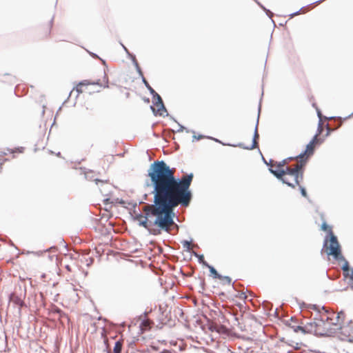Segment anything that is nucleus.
Segmentation results:
<instances>
[{
  "mask_svg": "<svg viewBox=\"0 0 353 353\" xmlns=\"http://www.w3.org/2000/svg\"><path fill=\"white\" fill-rule=\"evenodd\" d=\"M147 176L149 179L145 180L144 188H151L150 194H153L152 209L148 215L154 220L146 219L141 223L150 234L157 236L162 231L172 234V226L179 228L174 221V208L179 205L188 207L192 199L190 188L193 173L176 178L174 168L163 160H157L150 164Z\"/></svg>",
  "mask_w": 353,
  "mask_h": 353,
  "instance_id": "obj_1",
  "label": "nucleus"
},
{
  "mask_svg": "<svg viewBox=\"0 0 353 353\" xmlns=\"http://www.w3.org/2000/svg\"><path fill=\"white\" fill-rule=\"evenodd\" d=\"M303 161H305V160L301 159L300 164L296 165L293 168L286 167L285 169H282V170H274L271 166L270 168H268V170L270 172V173L274 174V176L277 179L282 181L283 183L288 185L289 187L294 188L295 185L294 183L288 181L287 180V179L285 177H284V176L286 174L292 176L294 177V183L296 185H299V183H300V181H299V174H301V179H303Z\"/></svg>",
  "mask_w": 353,
  "mask_h": 353,
  "instance_id": "obj_2",
  "label": "nucleus"
},
{
  "mask_svg": "<svg viewBox=\"0 0 353 353\" xmlns=\"http://www.w3.org/2000/svg\"><path fill=\"white\" fill-rule=\"evenodd\" d=\"M329 234L330 236V247L329 252H327V255H332L334 257V259L336 261H344V263L342 265L341 269L343 272L344 276L347 277L349 276V272L350 270L349 263L341 254V245L338 241L337 237L334 234L333 232H332L331 230H330Z\"/></svg>",
  "mask_w": 353,
  "mask_h": 353,
  "instance_id": "obj_3",
  "label": "nucleus"
},
{
  "mask_svg": "<svg viewBox=\"0 0 353 353\" xmlns=\"http://www.w3.org/2000/svg\"><path fill=\"white\" fill-rule=\"evenodd\" d=\"M134 208V216L133 219L134 221H139V225L145 228V226L142 225L141 222L144 221L146 219H148L150 221H152L154 220V218L148 217L149 216L148 214L150 212V211L152 209V203H144V206L142 208V212L139 210V212H137L136 208L137 206V203H134L132 205ZM150 216H151L150 215Z\"/></svg>",
  "mask_w": 353,
  "mask_h": 353,
  "instance_id": "obj_4",
  "label": "nucleus"
},
{
  "mask_svg": "<svg viewBox=\"0 0 353 353\" xmlns=\"http://www.w3.org/2000/svg\"><path fill=\"white\" fill-rule=\"evenodd\" d=\"M338 337L341 341L353 343V321H350L346 325L339 328Z\"/></svg>",
  "mask_w": 353,
  "mask_h": 353,
  "instance_id": "obj_5",
  "label": "nucleus"
},
{
  "mask_svg": "<svg viewBox=\"0 0 353 353\" xmlns=\"http://www.w3.org/2000/svg\"><path fill=\"white\" fill-rule=\"evenodd\" d=\"M260 112H261V103H259V113H258L257 120H256V125H255L252 145L250 146H246L244 145V143H239L236 145H233L234 147H239V148H243L245 150H253L258 147L257 140L259 139V134L258 132V125H259Z\"/></svg>",
  "mask_w": 353,
  "mask_h": 353,
  "instance_id": "obj_6",
  "label": "nucleus"
},
{
  "mask_svg": "<svg viewBox=\"0 0 353 353\" xmlns=\"http://www.w3.org/2000/svg\"><path fill=\"white\" fill-rule=\"evenodd\" d=\"M26 296V290L24 289V292L18 294L17 292H12L9 296V301L13 303L14 305L19 306L18 312L20 314L21 312V308L26 307V304L25 303L23 299Z\"/></svg>",
  "mask_w": 353,
  "mask_h": 353,
  "instance_id": "obj_7",
  "label": "nucleus"
},
{
  "mask_svg": "<svg viewBox=\"0 0 353 353\" xmlns=\"http://www.w3.org/2000/svg\"><path fill=\"white\" fill-rule=\"evenodd\" d=\"M119 294L123 297H130L133 294V285L128 281H121L118 287Z\"/></svg>",
  "mask_w": 353,
  "mask_h": 353,
  "instance_id": "obj_8",
  "label": "nucleus"
},
{
  "mask_svg": "<svg viewBox=\"0 0 353 353\" xmlns=\"http://www.w3.org/2000/svg\"><path fill=\"white\" fill-rule=\"evenodd\" d=\"M157 106L159 108L157 110H156L152 105L150 106V109L152 110L154 115L159 114L160 116L170 117V119L176 122L174 118L172 117V116H170V114L168 113L167 109L165 108L163 102Z\"/></svg>",
  "mask_w": 353,
  "mask_h": 353,
  "instance_id": "obj_9",
  "label": "nucleus"
},
{
  "mask_svg": "<svg viewBox=\"0 0 353 353\" xmlns=\"http://www.w3.org/2000/svg\"><path fill=\"white\" fill-rule=\"evenodd\" d=\"M83 173L85 175V178L88 181H95L96 184H98L99 183H101L102 184H105V182L103 180H100L97 178H94L93 176V172L92 170H87L85 168H80Z\"/></svg>",
  "mask_w": 353,
  "mask_h": 353,
  "instance_id": "obj_10",
  "label": "nucleus"
},
{
  "mask_svg": "<svg viewBox=\"0 0 353 353\" xmlns=\"http://www.w3.org/2000/svg\"><path fill=\"white\" fill-rule=\"evenodd\" d=\"M314 145L313 144L312 142H309L307 145H306V148H305V150L303 152H301V154H299L297 157H299L301 158V159H303V157L306 154L307 156H310V155H312L314 154Z\"/></svg>",
  "mask_w": 353,
  "mask_h": 353,
  "instance_id": "obj_11",
  "label": "nucleus"
},
{
  "mask_svg": "<svg viewBox=\"0 0 353 353\" xmlns=\"http://www.w3.org/2000/svg\"><path fill=\"white\" fill-rule=\"evenodd\" d=\"M321 230L323 231L328 232V234L326 236V237L324 240V242H323V248H325V247H327V243H328V241H330V236L329 234L330 230H331L332 232V228L326 223V222H323L321 224Z\"/></svg>",
  "mask_w": 353,
  "mask_h": 353,
  "instance_id": "obj_12",
  "label": "nucleus"
},
{
  "mask_svg": "<svg viewBox=\"0 0 353 353\" xmlns=\"http://www.w3.org/2000/svg\"><path fill=\"white\" fill-rule=\"evenodd\" d=\"M208 329L212 332L221 333L225 329L223 325H219L215 323L210 322L208 323Z\"/></svg>",
  "mask_w": 353,
  "mask_h": 353,
  "instance_id": "obj_13",
  "label": "nucleus"
},
{
  "mask_svg": "<svg viewBox=\"0 0 353 353\" xmlns=\"http://www.w3.org/2000/svg\"><path fill=\"white\" fill-rule=\"evenodd\" d=\"M322 310H324V312L325 314H327L325 317V319L323 317V316L321 315L320 314H317V316H320V321L324 322V321H327V322H330V321L332 320V316H330L331 314L332 315H334V312H332L331 314L329 312V311L324 307L323 306L321 307Z\"/></svg>",
  "mask_w": 353,
  "mask_h": 353,
  "instance_id": "obj_14",
  "label": "nucleus"
},
{
  "mask_svg": "<svg viewBox=\"0 0 353 353\" xmlns=\"http://www.w3.org/2000/svg\"><path fill=\"white\" fill-rule=\"evenodd\" d=\"M319 320L320 321V316L316 315L314 318V321H310V322L307 323L305 325H307V329L306 330H311L310 332H312L313 329L316 327L317 326H319V325H318V323L316 322V321H319Z\"/></svg>",
  "mask_w": 353,
  "mask_h": 353,
  "instance_id": "obj_15",
  "label": "nucleus"
},
{
  "mask_svg": "<svg viewBox=\"0 0 353 353\" xmlns=\"http://www.w3.org/2000/svg\"><path fill=\"white\" fill-rule=\"evenodd\" d=\"M206 268H208L209 269V271L210 272V275L214 279H221L222 275L220 274L219 273H218L216 270L212 265L208 264V266H206Z\"/></svg>",
  "mask_w": 353,
  "mask_h": 353,
  "instance_id": "obj_16",
  "label": "nucleus"
},
{
  "mask_svg": "<svg viewBox=\"0 0 353 353\" xmlns=\"http://www.w3.org/2000/svg\"><path fill=\"white\" fill-rule=\"evenodd\" d=\"M192 254L196 256L198 259V262L203 265V266L206 267L208 266V263L205 261L203 254H198L197 252L192 251Z\"/></svg>",
  "mask_w": 353,
  "mask_h": 353,
  "instance_id": "obj_17",
  "label": "nucleus"
},
{
  "mask_svg": "<svg viewBox=\"0 0 353 353\" xmlns=\"http://www.w3.org/2000/svg\"><path fill=\"white\" fill-rule=\"evenodd\" d=\"M153 99V104L154 105H159L160 103H163V100L161 97L154 90V93L150 94Z\"/></svg>",
  "mask_w": 353,
  "mask_h": 353,
  "instance_id": "obj_18",
  "label": "nucleus"
},
{
  "mask_svg": "<svg viewBox=\"0 0 353 353\" xmlns=\"http://www.w3.org/2000/svg\"><path fill=\"white\" fill-rule=\"evenodd\" d=\"M131 59H132V63L133 65H134L135 68H136V70L137 72V73L139 74V76L141 77L142 75H143V72L137 61V59L135 57V55L134 54H131Z\"/></svg>",
  "mask_w": 353,
  "mask_h": 353,
  "instance_id": "obj_19",
  "label": "nucleus"
},
{
  "mask_svg": "<svg viewBox=\"0 0 353 353\" xmlns=\"http://www.w3.org/2000/svg\"><path fill=\"white\" fill-rule=\"evenodd\" d=\"M123 341L118 340L115 342L114 346L113 348V353H121L123 348Z\"/></svg>",
  "mask_w": 353,
  "mask_h": 353,
  "instance_id": "obj_20",
  "label": "nucleus"
},
{
  "mask_svg": "<svg viewBox=\"0 0 353 353\" xmlns=\"http://www.w3.org/2000/svg\"><path fill=\"white\" fill-rule=\"evenodd\" d=\"M292 327L293 328L294 331L295 332H298L299 331H301L303 333H310L311 332V330H307V325H305V326H301V325H296V326H292Z\"/></svg>",
  "mask_w": 353,
  "mask_h": 353,
  "instance_id": "obj_21",
  "label": "nucleus"
},
{
  "mask_svg": "<svg viewBox=\"0 0 353 353\" xmlns=\"http://www.w3.org/2000/svg\"><path fill=\"white\" fill-rule=\"evenodd\" d=\"M141 78V80H142V82L145 85V86L146 87V88L148 90V91L150 92V94H152L153 92L154 93V90L150 86V85L149 84V83L148 82V81L145 79V78L144 77L143 75L141 76L140 77Z\"/></svg>",
  "mask_w": 353,
  "mask_h": 353,
  "instance_id": "obj_22",
  "label": "nucleus"
},
{
  "mask_svg": "<svg viewBox=\"0 0 353 353\" xmlns=\"http://www.w3.org/2000/svg\"><path fill=\"white\" fill-rule=\"evenodd\" d=\"M192 241V239H190V241L183 240V241H181V243H182L183 248H185V250L188 251V252H190L191 253H192V252H191L190 243H191Z\"/></svg>",
  "mask_w": 353,
  "mask_h": 353,
  "instance_id": "obj_23",
  "label": "nucleus"
},
{
  "mask_svg": "<svg viewBox=\"0 0 353 353\" xmlns=\"http://www.w3.org/2000/svg\"><path fill=\"white\" fill-rule=\"evenodd\" d=\"M292 159H293V157H288V159H283L281 161L276 162V168H277L276 170H282V169H283V167L285 165V163H287V161L288 160H291Z\"/></svg>",
  "mask_w": 353,
  "mask_h": 353,
  "instance_id": "obj_24",
  "label": "nucleus"
},
{
  "mask_svg": "<svg viewBox=\"0 0 353 353\" xmlns=\"http://www.w3.org/2000/svg\"><path fill=\"white\" fill-rule=\"evenodd\" d=\"M318 136V134H316L312 138V139L310 141V142H312L314 145L321 144L323 141V139L321 138H319Z\"/></svg>",
  "mask_w": 353,
  "mask_h": 353,
  "instance_id": "obj_25",
  "label": "nucleus"
},
{
  "mask_svg": "<svg viewBox=\"0 0 353 353\" xmlns=\"http://www.w3.org/2000/svg\"><path fill=\"white\" fill-rule=\"evenodd\" d=\"M256 3L266 12V14L270 17L272 18L273 16V13L268 9L265 8L262 4H261L259 1L256 0H254Z\"/></svg>",
  "mask_w": 353,
  "mask_h": 353,
  "instance_id": "obj_26",
  "label": "nucleus"
},
{
  "mask_svg": "<svg viewBox=\"0 0 353 353\" xmlns=\"http://www.w3.org/2000/svg\"><path fill=\"white\" fill-rule=\"evenodd\" d=\"M88 84H90V83L86 80L81 81L76 88L77 92L78 93L82 92L81 86L84 85H88Z\"/></svg>",
  "mask_w": 353,
  "mask_h": 353,
  "instance_id": "obj_27",
  "label": "nucleus"
},
{
  "mask_svg": "<svg viewBox=\"0 0 353 353\" xmlns=\"http://www.w3.org/2000/svg\"><path fill=\"white\" fill-rule=\"evenodd\" d=\"M299 186V190H300V192L301 194V195L305 197V198H308V196H307V191L305 190V188L300 185H298Z\"/></svg>",
  "mask_w": 353,
  "mask_h": 353,
  "instance_id": "obj_28",
  "label": "nucleus"
},
{
  "mask_svg": "<svg viewBox=\"0 0 353 353\" xmlns=\"http://www.w3.org/2000/svg\"><path fill=\"white\" fill-rule=\"evenodd\" d=\"M105 182V185L107 183V181H104ZM104 185V184H102L101 183V187L99 188H100V191L103 194V195H105L107 196L108 194V191L106 190V188H104L103 186Z\"/></svg>",
  "mask_w": 353,
  "mask_h": 353,
  "instance_id": "obj_29",
  "label": "nucleus"
},
{
  "mask_svg": "<svg viewBox=\"0 0 353 353\" xmlns=\"http://www.w3.org/2000/svg\"><path fill=\"white\" fill-rule=\"evenodd\" d=\"M221 280H225L226 281V283L228 285L231 284V282H232L231 278L228 276H223L222 275Z\"/></svg>",
  "mask_w": 353,
  "mask_h": 353,
  "instance_id": "obj_30",
  "label": "nucleus"
},
{
  "mask_svg": "<svg viewBox=\"0 0 353 353\" xmlns=\"http://www.w3.org/2000/svg\"><path fill=\"white\" fill-rule=\"evenodd\" d=\"M322 131H323L322 123H321V121H319L316 134H318V135H319L322 133Z\"/></svg>",
  "mask_w": 353,
  "mask_h": 353,
  "instance_id": "obj_31",
  "label": "nucleus"
},
{
  "mask_svg": "<svg viewBox=\"0 0 353 353\" xmlns=\"http://www.w3.org/2000/svg\"><path fill=\"white\" fill-rule=\"evenodd\" d=\"M205 136L202 135V134H199L198 136L194 134L192 136V141L194 142L195 140H200V139H202L203 138H204Z\"/></svg>",
  "mask_w": 353,
  "mask_h": 353,
  "instance_id": "obj_32",
  "label": "nucleus"
},
{
  "mask_svg": "<svg viewBox=\"0 0 353 353\" xmlns=\"http://www.w3.org/2000/svg\"><path fill=\"white\" fill-rule=\"evenodd\" d=\"M89 54L93 57V58H97V59H99L102 63L105 65V61L103 59H101L97 54L94 53V52H89Z\"/></svg>",
  "mask_w": 353,
  "mask_h": 353,
  "instance_id": "obj_33",
  "label": "nucleus"
},
{
  "mask_svg": "<svg viewBox=\"0 0 353 353\" xmlns=\"http://www.w3.org/2000/svg\"><path fill=\"white\" fill-rule=\"evenodd\" d=\"M262 159H263V161L264 163H265L268 166H269V168H270L271 166L272 167V164H271V163H272V159H270V160L269 161V162H268V161H266V160H265V159L263 156H262Z\"/></svg>",
  "mask_w": 353,
  "mask_h": 353,
  "instance_id": "obj_34",
  "label": "nucleus"
},
{
  "mask_svg": "<svg viewBox=\"0 0 353 353\" xmlns=\"http://www.w3.org/2000/svg\"><path fill=\"white\" fill-rule=\"evenodd\" d=\"M340 319H341L340 316L336 315L335 321L331 322V323L334 325H336L337 324L339 323Z\"/></svg>",
  "mask_w": 353,
  "mask_h": 353,
  "instance_id": "obj_35",
  "label": "nucleus"
},
{
  "mask_svg": "<svg viewBox=\"0 0 353 353\" xmlns=\"http://www.w3.org/2000/svg\"><path fill=\"white\" fill-rule=\"evenodd\" d=\"M237 296L239 297L240 299H246L247 298L245 293L243 292H241V293H239V295H237Z\"/></svg>",
  "mask_w": 353,
  "mask_h": 353,
  "instance_id": "obj_36",
  "label": "nucleus"
},
{
  "mask_svg": "<svg viewBox=\"0 0 353 353\" xmlns=\"http://www.w3.org/2000/svg\"><path fill=\"white\" fill-rule=\"evenodd\" d=\"M208 139H212L214 140V141L216 142H218V143H222L223 145H225V143H222L221 141H219V139H215V138H212V137H208ZM228 145H231L230 144H227Z\"/></svg>",
  "mask_w": 353,
  "mask_h": 353,
  "instance_id": "obj_37",
  "label": "nucleus"
},
{
  "mask_svg": "<svg viewBox=\"0 0 353 353\" xmlns=\"http://www.w3.org/2000/svg\"><path fill=\"white\" fill-rule=\"evenodd\" d=\"M312 309L316 312H318L319 313L320 312V308H319V306L317 305H313L312 306Z\"/></svg>",
  "mask_w": 353,
  "mask_h": 353,
  "instance_id": "obj_38",
  "label": "nucleus"
},
{
  "mask_svg": "<svg viewBox=\"0 0 353 353\" xmlns=\"http://www.w3.org/2000/svg\"><path fill=\"white\" fill-rule=\"evenodd\" d=\"M178 125L179 126V129L177 130V132H182L183 130L186 129L183 125H181L180 123H178Z\"/></svg>",
  "mask_w": 353,
  "mask_h": 353,
  "instance_id": "obj_39",
  "label": "nucleus"
},
{
  "mask_svg": "<svg viewBox=\"0 0 353 353\" xmlns=\"http://www.w3.org/2000/svg\"><path fill=\"white\" fill-rule=\"evenodd\" d=\"M121 45L122 46V47H123V50H124L128 53V54L131 57V54H130V53L129 52V51H128V50L127 49V48H126L124 45H123L122 43H121Z\"/></svg>",
  "mask_w": 353,
  "mask_h": 353,
  "instance_id": "obj_40",
  "label": "nucleus"
},
{
  "mask_svg": "<svg viewBox=\"0 0 353 353\" xmlns=\"http://www.w3.org/2000/svg\"><path fill=\"white\" fill-rule=\"evenodd\" d=\"M338 316H340V318H343L344 319L345 317V313L343 312V311H341L339 312L338 314H337Z\"/></svg>",
  "mask_w": 353,
  "mask_h": 353,
  "instance_id": "obj_41",
  "label": "nucleus"
},
{
  "mask_svg": "<svg viewBox=\"0 0 353 353\" xmlns=\"http://www.w3.org/2000/svg\"><path fill=\"white\" fill-rule=\"evenodd\" d=\"M299 12H300V10H298V11H296L295 12H293V13L290 14V16L291 18H292L294 16L298 15L299 14Z\"/></svg>",
  "mask_w": 353,
  "mask_h": 353,
  "instance_id": "obj_42",
  "label": "nucleus"
},
{
  "mask_svg": "<svg viewBox=\"0 0 353 353\" xmlns=\"http://www.w3.org/2000/svg\"><path fill=\"white\" fill-rule=\"evenodd\" d=\"M353 114V113L350 114V115H348L347 117H346L345 118L343 119V120H345L347 119H349L352 117V115ZM338 119H339L341 120V123L343 121V119L341 117H337Z\"/></svg>",
  "mask_w": 353,
  "mask_h": 353,
  "instance_id": "obj_43",
  "label": "nucleus"
},
{
  "mask_svg": "<svg viewBox=\"0 0 353 353\" xmlns=\"http://www.w3.org/2000/svg\"><path fill=\"white\" fill-rule=\"evenodd\" d=\"M104 79H105V81H106V85L104 87L108 88V79L105 74H104Z\"/></svg>",
  "mask_w": 353,
  "mask_h": 353,
  "instance_id": "obj_44",
  "label": "nucleus"
},
{
  "mask_svg": "<svg viewBox=\"0 0 353 353\" xmlns=\"http://www.w3.org/2000/svg\"><path fill=\"white\" fill-rule=\"evenodd\" d=\"M53 249H55V247L54 246H52L51 248H50L49 249H47L45 251H40L39 253L40 254H42L43 252H48V251H50Z\"/></svg>",
  "mask_w": 353,
  "mask_h": 353,
  "instance_id": "obj_45",
  "label": "nucleus"
},
{
  "mask_svg": "<svg viewBox=\"0 0 353 353\" xmlns=\"http://www.w3.org/2000/svg\"><path fill=\"white\" fill-rule=\"evenodd\" d=\"M110 198H106V199H105L103 200V203H104L105 204H108V203H110Z\"/></svg>",
  "mask_w": 353,
  "mask_h": 353,
  "instance_id": "obj_46",
  "label": "nucleus"
},
{
  "mask_svg": "<svg viewBox=\"0 0 353 353\" xmlns=\"http://www.w3.org/2000/svg\"><path fill=\"white\" fill-rule=\"evenodd\" d=\"M317 115H318V117H319V121H321V111H320L319 110H318V109H317Z\"/></svg>",
  "mask_w": 353,
  "mask_h": 353,
  "instance_id": "obj_47",
  "label": "nucleus"
},
{
  "mask_svg": "<svg viewBox=\"0 0 353 353\" xmlns=\"http://www.w3.org/2000/svg\"><path fill=\"white\" fill-rule=\"evenodd\" d=\"M350 271L351 272L350 279H353V268H350Z\"/></svg>",
  "mask_w": 353,
  "mask_h": 353,
  "instance_id": "obj_48",
  "label": "nucleus"
},
{
  "mask_svg": "<svg viewBox=\"0 0 353 353\" xmlns=\"http://www.w3.org/2000/svg\"><path fill=\"white\" fill-rule=\"evenodd\" d=\"M17 150L19 152H23V148L21 147V148H17Z\"/></svg>",
  "mask_w": 353,
  "mask_h": 353,
  "instance_id": "obj_49",
  "label": "nucleus"
},
{
  "mask_svg": "<svg viewBox=\"0 0 353 353\" xmlns=\"http://www.w3.org/2000/svg\"><path fill=\"white\" fill-rule=\"evenodd\" d=\"M148 194L145 193V194H143V199H144V200H147V199H148Z\"/></svg>",
  "mask_w": 353,
  "mask_h": 353,
  "instance_id": "obj_50",
  "label": "nucleus"
},
{
  "mask_svg": "<svg viewBox=\"0 0 353 353\" xmlns=\"http://www.w3.org/2000/svg\"><path fill=\"white\" fill-rule=\"evenodd\" d=\"M330 132H331V130H330V129H329V128H327V133H326L325 136H326V137L329 136V134H330Z\"/></svg>",
  "mask_w": 353,
  "mask_h": 353,
  "instance_id": "obj_51",
  "label": "nucleus"
},
{
  "mask_svg": "<svg viewBox=\"0 0 353 353\" xmlns=\"http://www.w3.org/2000/svg\"><path fill=\"white\" fill-rule=\"evenodd\" d=\"M161 353H170L169 350H164Z\"/></svg>",
  "mask_w": 353,
  "mask_h": 353,
  "instance_id": "obj_52",
  "label": "nucleus"
},
{
  "mask_svg": "<svg viewBox=\"0 0 353 353\" xmlns=\"http://www.w3.org/2000/svg\"><path fill=\"white\" fill-rule=\"evenodd\" d=\"M232 287H233V288H234V290H236V285H235V282H234V283H232Z\"/></svg>",
  "mask_w": 353,
  "mask_h": 353,
  "instance_id": "obj_53",
  "label": "nucleus"
},
{
  "mask_svg": "<svg viewBox=\"0 0 353 353\" xmlns=\"http://www.w3.org/2000/svg\"><path fill=\"white\" fill-rule=\"evenodd\" d=\"M201 285H202V288L204 289V287H203V285H204V281L203 280L201 281Z\"/></svg>",
  "mask_w": 353,
  "mask_h": 353,
  "instance_id": "obj_54",
  "label": "nucleus"
},
{
  "mask_svg": "<svg viewBox=\"0 0 353 353\" xmlns=\"http://www.w3.org/2000/svg\"><path fill=\"white\" fill-rule=\"evenodd\" d=\"M173 229H175L176 230V232L178 231L179 228H176V227H174V226H172V230Z\"/></svg>",
  "mask_w": 353,
  "mask_h": 353,
  "instance_id": "obj_55",
  "label": "nucleus"
},
{
  "mask_svg": "<svg viewBox=\"0 0 353 353\" xmlns=\"http://www.w3.org/2000/svg\"><path fill=\"white\" fill-rule=\"evenodd\" d=\"M50 23V26H52V23H53V18L51 19Z\"/></svg>",
  "mask_w": 353,
  "mask_h": 353,
  "instance_id": "obj_56",
  "label": "nucleus"
},
{
  "mask_svg": "<svg viewBox=\"0 0 353 353\" xmlns=\"http://www.w3.org/2000/svg\"><path fill=\"white\" fill-rule=\"evenodd\" d=\"M104 343H105V345H107V340H105V341H104ZM106 348H107V349H108V345H106Z\"/></svg>",
  "mask_w": 353,
  "mask_h": 353,
  "instance_id": "obj_57",
  "label": "nucleus"
},
{
  "mask_svg": "<svg viewBox=\"0 0 353 353\" xmlns=\"http://www.w3.org/2000/svg\"><path fill=\"white\" fill-rule=\"evenodd\" d=\"M92 84H97V85H99V81H97V82H96V83H95V82L92 83Z\"/></svg>",
  "mask_w": 353,
  "mask_h": 353,
  "instance_id": "obj_58",
  "label": "nucleus"
},
{
  "mask_svg": "<svg viewBox=\"0 0 353 353\" xmlns=\"http://www.w3.org/2000/svg\"><path fill=\"white\" fill-rule=\"evenodd\" d=\"M304 8V6H302L301 8H300V11L302 10Z\"/></svg>",
  "mask_w": 353,
  "mask_h": 353,
  "instance_id": "obj_59",
  "label": "nucleus"
},
{
  "mask_svg": "<svg viewBox=\"0 0 353 353\" xmlns=\"http://www.w3.org/2000/svg\"><path fill=\"white\" fill-rule=\"evenodd\" d=\"M304 8V6H302L301 8H300V11L302 10Z\"/></svg>",
  "mask_w": 353,
  "mask_h": 353,
  "instance_id": "obj_60",
  "label": "nucleus"
},
{
  "mask_svg": "<svg viewBox=\"0 0 353 353\" xmlns=\"http://www.w3.org/2000/svg\"><path fill=\"white\" fill-rule=\"evenodd\" d=\"M304 8V6H302L301 8H300V11L302 10Z\"/></svg>",
  "mask_w": 353,
  "mask_h": 353,
  "instance_id": "obj_61",
  "label": "nucleus"
},
{
  "mask_svg": "<svg viewBox=\"0 0 353 353\" xmlns=\"http://www.w3.org/2000/svg\"><path fill=\"white\" fill-rule=\"evenodd\" d=\"M304 8V6H302L301 8H300V11L302 10Z\"/></svg>",
  "mask_w": 353,
  "mask_h": 353,
  "instance_id": "obj_62",
  "label": "nucleus"
},
{
  "mask_svg": "<svg viewBox=\"0 0 353 353\" xmlns=\"http://www.w3.org/2000/svg\"><path fill=\"white\" fill-rule=\"evenodd\" d=\"M149 101H150L149 99H145V101H147V102H149Z\"/></svg>",
  "mask_w": 353,
  "mask_h": 353,
  "instance_id": "obj_63",
  "label": "nucleus"
},
{
  "mask_svg": "<svg viewBox=\"0 0 353 353\" xmlns=\"http://www.w3.org/2000/svg\"><path fill=\"white\" fill-rule=\"evenodd\" d=\"M139 203H140V204H142V203L143 204V203H144V202H143V201H140V202H139Z\"/></svg>",
  "mask_w": 353,
  "mask_h": 353,
  "instance_id": "obj_64",
  "label": "nucleus"
}]
</instances>
